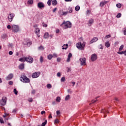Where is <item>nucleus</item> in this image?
I'll return each mask as SVG.
<instances>
[{
  "label": "nucleus",
  "mask_w": 126,
  "mask_h": 126,
  "mask_svg": "<svg viewBox=\"0 0 126 126\" xmlns=\"http://www.w3.org/2000/svg\"><path fill=\"white\" fill-rule=\"evenodd\" d=\"M24 45H27L28 47H30L31 45H32V41H30V40L28 39H25L24 41L23 42Z\"/></svg>",
  "instance_id": "6e6552de"
},
{
  "label": "nucleus",
  "mask_w": 126,
  "mask_h": 126,
  "mask_svg": "<svg viewBox=\"0 0 126 126\" xmlns=\"http://www.w3.org/2000/svg\"><path fill=\"white\" fill-rule=\"evenodd\" d=\"M107 1H106L100 2L99 5L100 6H101V7L104 6V5H105L106 3H107Z\"/></svg>",
  "instance_id": "6ab92c4d"
},
{
  "label": "nucleus",
  "mask_w": 126,
  "mask_h": 126,
  "mask_svg": "<svg viewBox=\"0 0 126 126\" xmlns=\"http://www.w3.org/2000/svg\"><path fill=\"white\" fill-rule=\"evenodd\" d=\"M6 80H11L13 78V74L10 73L7 77H6Z\"/></svg>",
  "instance_id": "ddd939ff"
},
{
  "label": "nucleus",
  "mask_w": 126,
  "mask_h": 126,
  "mask_svg": "<svg viewBox=\"0 0 126 126\" xmlns=\"http://www.w3.org/2000/svg\"><path fill=\"white\" fill-rule=\"evenodd\" d=\"M116 6L118 8H121V7H122V4L121 3H118L116 4Z\"/></svg>",
  "instance_id": "c9c22d12"
},
{
  "label": "nucleus",
  "mask_w": 126,
  "mask_h": 126,
  "mask_svg": "<svg viewBox=\"0 0 126 126\" xmlns=\"http://www.w3.org/2000/svg\"><path fill=\"white\" fill-rule=\"evenodd\" d=\"M98 38L97 37L93 38L90 42V44H93V43H95V42H97Z\"/></svg>",
  "instance_id": "2eb2a0df"
},
{
  "label": "nucleus",
  "mask_w": 126,
  "mask_h": 126,
  "mask_svg": "<svg viewBox=\"0 0 126 126\" xmlns=\"http://www.w3.org/2000/svg\"><path fill=\"white\" fill-rule=\"evenodd\" d=\"M7 29H11V26H10V25H8V26H7Z\"/></svg>",
  "instance_id": "0e129e2a"
},
{
  "label": "nucleus",
  "mask_w": 126,
  "mask_h": 126,
  "mask_svg": "<svg viewBox=\"0 0 126 126\" xmlns=\"http://www.w3.org/2000/svg\"><path fill=\"white\" fill-rule=\"evenodd\" d=\"M68 10H69V13H71L72 12V8L69 7Z\"/></svg>",
  "instance_id": "49530a36"
},
{
  "label": "nucleus",
  "mask_w": 126,
  "mask_h": 126,
  "mask_svg": "<svg viewBox=\"0 0 126 126\" xmlns=\"http://www.w3.org/2000/svg\"><path fill=\"white\" fill-rule=\"evenodd\" d=\"M122 16V14L121 13H119L117 16L116 17L117 18H120Z\"/></svg>",
  "instance_id": "e433bc0d"
},
{
  "label": "nucleus",
  "mask_w": 126,
  "mask_h": 126,
  "mask_svg": "<svg viewBox=\"0 0 126 126\" xmlns=\"http://www.w3.org/2000/svg\"><path fill=\"white\" fill-rule=\"evenodd\" d=\"M123 49H124V45H122L119 48V52H121V51H123Z\"/></svg>",
  "instance_id": "72a5a7b5"
},
{
  "label": "nucleus",
  "mask_w": 126,
  "mask_h": 126,
  "mask_svg": "<svg viewBox=\"0 0 126 126\" xmlns=\"http://www.w3.org/2000/svg\"><path fill=\"white\" fill-rule=\"evenodd\" d=\"M101 113H102V114H104V118H106V114H107V113H108V111L106 110V109H102L101 111Z\"/></svg>",
  "instance_id": "aec40b11"
},
{
  "label": "nucleus",
  "mask_w": 126,
  "mask_h": 126,
  "mask_svg": "<svg viewBox=\"0 0 126 126\" xmlns=\"http://www.w3.org/2000/svg\"><path fill=\"white\" fill-rule=\"evenodd\" d=\"M53 56V58H58V54L57 53H54Z\"/></svg>",
  "instance_id": "a18cd8bd"
},
{
  "label": "nucleus",
  "mask_w": 126,
  "mask_h": 126,
  "mask_svg": "<svg viewBox=\"0 0 126 126\" xmlns=\"http://www.w3.org/2000/svg\"><path fill=\"white\" fill-rule=\"evenodd\" d=\"M19 62H21V63H24V62H26V57L22 58L19 59Z\"/></svg>",
  "instance_id": "f3484780"
},
{
  "label": "nucleus",
  "mask_w": 126,
  "mask_h": 126,
  "mask_svg": "<svg viewBox=\"0 0 126 126\" xmlns=\"http://www.w3.org/2000/svg\"><path fill=\"white\" fill-rule=\"evenodd\" d=\"M52 4L53 5H57L58 2H57V0H51Z\"/></svg>",
  "instance_id": "412c9836"
},
{
  "label": "nucleus",
  "mask_w": 126,
  "mask_h": 126,
  "mask_svg": "<svg viewBox=\"0 0 126 126\" xmlns=\"http://www.w3.org/2000/svg\"><path fill=\"white\" fill-rule=\"evenodd\" d=\"M43 27H48V25L43 23L42 24Z\"/></svg>",
  "instance_id": "bf43d9fd"
},
{
  "label": "nucleus",
  "mask_w": 126,
  "mask_h": 126,
  "mask_svg": "<svg viewBox=\"0 0 126 126\" xmlns=\"http://www.w3.org/2000/svg\"><path fill=\"white\" fill-rule=\"evenodd\" d=\"M47 125V120H45L44 122L42 123L41 126H45Z\"/></svg>",
  "instance_id": "4c0bfd02"
},
{
  "label": "nucleus",
  "mask_w": 126,
  "mask_h": 126,
  "mask_svg": "<svg viewBox=\"0 0 126 126\" xmlns=\"http://www.w3.org/2000/svg\"><path fill=\"white\" fill-rule=\"evenodd\" d=\"M6 37V34H4L3 35L1 36V38H3V39H4Z\"/></svg>",
  "instance_id": "052dcab7"
},
{
  "label": "nucleus",
  "mask_w": 126,
  "mask_h": 126,
  "mask_svg": "<svg viewBox=\"0 0 126 126\" xmlns=\"http://www.w3.org/2000/svg\"><path fill=\"white\" fill-rule=\"evenodd\" d=\"M69 97H70V96H69V94L65 96V101H67V100H68V99H69Z\"/></svg>",
  "instance_id": "58836bf2"
},
{
  "label": "nucleus",
  "mask_w": 126,
  "mask_h": 126,
  "mask_svg": "<svg viewBox=\"0 0 126 126\" xmlns=\"http://www.w3.org/2000/svg\"><path fill=\"white\" fill-rule=\"evenodd\" d=\"M91 60L92 62H95L97 60V54H93L91 56Z\"/></svg>",
  "instance_id": "f8f14e48"
},
{
  "label": "nucleus",
  "mask_w": 126,
  "mask_h": 126,
  "mask_svg": "<svg viewBox=\"0 0 126 126\" xmlns=\"http://www.w3.org/2000/svg\"><path fill=\"white\" fill-rule=\"evenodd\" d=\"M56 114L58 116H59V115H60L61 114V112H60V111H57L56 112Z\"/></svg>",
  "instance_id": "e2e57ef3"
},
{
  "label": "nucleus",
  "mask_w": 126,
  "mask_h": 126,
  "mask_svg": "<svg viewBox=\"0 0 126 126\" xmlns=\"http://www.w3.org/2000/svg\"><path fill=\"white\" fill-rule=\"evenodd\" d=\"M35 93H36V91L35 90H32V94L33 95H34Z\"/></svg>",
  "instance_id": "8fccbe9b"
},
{
  "label": "nucleus",
  "mask_w": 126,
  "mask_h": 126,
  "mask_svg": "<svg viewBox=\"0 0 126 126\" xmlns=\"http://www.w3.org/2000/svg\"><path fill=\"white\" fill-rule=\"evenodd\" d=\"M93 23H94V19H90L88 23H87V25H88V26H92V24H93Z\"/></svg>",
  "instance_id": "4468645a"
},
{
  "label": "nucleus",
  "mask_w": 126,
  "mask_h": 126,
  "mask_svg": "<svg viewBox=\"0 0 126 126\" xmlns=\"http://www.w3.org/2000/svg\"><path fill=\"white\" fill-rule=\"evenodd\" d=\"M124 35H126V29L124 30Z\"/></svg>",
  "instance_id": "774afa93"
},
{
  "label": "nucleus",
  "mask_w": 126,
  "mask_h": 126,
  "mask_svg": "<svg viewBox=\"0 0 126 126\" xmlns=\"http://www.w3.org/2000/svg\"><path fill=\"white\" fill-rule=\"evenodd\" d=\"M11 29L14 33H17V32H19V27L18 25H12Z\"/></svg>",
  "instance_id": "20e7f679"
},
{
  "label": "nucleus",
  "mask_w": 126,
  "mask_h": 126,
  "mask_svg": "<svg viewBox=\"0 0 126 126\" xmlns=\"http://www.w3.org/2000/svg\"><path fill=\"white\" fill-rule=\"evenodd\" d=\"M46 87L48 89H51V88H52V85H51V84H48Z\"/></svg>",
  "instance_id": "c756f323"
},
{
  "label": "nucleus",
  "mask_w": 126,
  "mask_h": 126,
  "mask_svg": "<svg viewBox=\"0 0 126 126\" xmlns=\"http://www.w3.org/2000/svg\"><path fill=\"white\" fill-rule=\"evenodd\" d=\"M71 57H72V54L70 53H69L66 60L67 63H69L70 62V58H71Z\"/></svg>",
  "instance_id": "dca6fc26"
},
{
  "label": "nucleus",
  "mask_w": 126,
  "mask_h": 126,
  "mask_svg": "<svg viewBox=\"0 0 126 126\" xmlns=\"http://www.w3.org/2000/svg\"><path fill=\"white\" fill-rule=\"evenodd\" d=\"M13 92L14 93V94H15V95H17L18 92L17 91V90H16V89H14Z\"/></svg>",
  "instance_id": "ea45409f"
},
{
  "label": "nucleus",
  "mask_w": 126,
  "mask_h": 126,
  "mask_svg": "<svg viewBox=\"0 0 126 126\" xmlns=\"http://www.w3.org/2000/svg\"><path fill=\"white\" fill-rule=\"evenodd\" d=\"M13 54V52L12 51H9V55H11Z\"/></svg>",
  "instance_id": "338daca9"
},
{
  "label": "nucleus",
  "mask_w": 126,
  "mask_h": 126,
  "mask_svg": "<svg viewBox=\"0 0 126 126\" xmlns=\"http://www.w3.org/2000/svg\"><path fill=\"white\" fill-rule=\"evenodd\" d=\"M57 76H58V77H60V76H61V73L58 72L57 73Z\"/></svg>",
  "instance_id": "69168bd1"
},
{
  "label": "nucleus",
  "mask_w": 126,
  "mask_h": 126,
  "mask_svg": "<svg viewBox=\"0 0 126 126\" xmlns=\"http://www.w3.org/2000/svg\"><path fill=\"white\" fill-rule=\"evenodd\" d=\"M39 61H40V63H43V62L44 61V58H43L42 56H40Z\"/></svg>",
  "instance_id": "f704fd0d"
},
{
  "label": "nucleus",
  "mask_w": 126,
  "mask_h": 126,
  "mask_svg": "<svg viewBox=\"0 0 126 126\" xmlns=\"http://www.w3.org/2000/svg\"><path fill=\"white\" fill-rule=\"evenodd\" d=\"M6 101H7V97L4 96L2 97V99L0 100V105H1V106H5Z\"/></svg>",
  "instance_id": "39448f33"
},
{
  "label": "nucleus",
  "mask_w": 126,
  "mask_h": 126,
  "mask_svg": "<svg viewBox=\"0 0 126 126\" xmlns=\"http://www.w3.org/2000/svg\"><path fill=\"white\" fill-rule=\"evenodd\" d=\"M14 16H15V14H14V13H11L9 14L8 16V18L9 22H12V20H13Z\"/></svg>",
  "instance_id": "0eeeda50"
},
{
  "label": "nucleus",
  "mask_w": 126,
  "mask_h": 126,
  "mask_svg": "<svg viewBox=\"0 0 126 126\" xmlns=\"http://www.w3.org/2000/svg\"><path fill=\"white\" fill-rule=\"evenodd\" d=\"M56 101V102H58L59 103H60V102H61V97L60 96L57 97Z\"/></svg>",
  "instance_id": "cd10ccee"
},
{
  "label": "nucleus",
  "mask_w": 126,
  "mask_h": 126,
  "mask_svg": "<svg viewBox=\"0 0 126 126\" xmlns=\"http://www.w3.org/2000/svg\"><path fill=\"white\" fill-rule=\"evenodd\" d=\"M61 27L63 28V29H67L68 28H71V23L67 21L65 22V21L60 25Z\"/></svg>",
  "instance_id": "f257e3e1"
},
{
  "label": "nucleus",
  "mask_w": 126,
  "mask_h": 126,
  "mask_svg": "<svg viewBox=\"0 0 126 126\" xmlns=\"http://www.w3.org/2000/svg\"><path fill=\"white\" fill-rule=\"evenodd\" d=\"M67 13H68V11H66V12L63 11V13H62V15H63L64 16H65V15H67Z\"/></svg>",
  "instance_id": "473e14b6"
},
{
  "label": "nucleus",
  "mask_w": 126,
  "mask_h": 126,
  "mask_svg": "<svg viewBox=\"0 0 126 126\" xmlns=\"http://www.w3.org/2000/svg\"><path fill=\"white\" fill-rule=\"evenodd\" d=\"M34 32L36 34H38V33H40V29H39V28H35V29L34 30Z\"/></svg>",
  "instance_id": "b1692460"
},
{
  "label": "nucleus",
  "mask_w": 126,
  "mask_h": 126,
  "mask_svg": "<svg viewBox=\"0 0 126 126\" xmlns=\"http://www.w3.org/2000/svg\"><path fill=\"white\" fill-rule=\"evenodd\" d=\"M81 65H86V58L83 57L79 59Z\"/></svg>",
  "instance_id": "423d86ee"
},
{
  "label": "nucleus",
  "mask_w": 126,
  "mask_h": 126,
  "mask_svg": "<svg viewBox=\"0 0 126 126\" xmlns=\"http://www.w3.org/2000/svg\"><path fill=\"white\" fill-rule=\"evenodd\" d=\"M28 4H33V0H28Z\"/></svg>",
  "instance_id": "2f4dec72"
},
{
  "label": "nucleus",
  "mask_w": 126,
  "mask_h": 126,
  "mask_svg": "<svg viewBox=\"0 0 126 126\" xmlns=\"http://www.w3.org/2000/svg\"><path fill=\"white\" fill-rule=\"evenodd\" d=\"M35 17H36L37 19H40V18H41V17H40V14H36Z\"/></svg>",
  "instance_id": "de8ad7c7"
},
{
  "label": "nucleus",
  "mask_w": 126,
  "mask_h": 126,
  "mask_svg": "<svg viewBox=\"0 0 126 126\" xmlns=\"http://www.w3.org/2000/svg\"><path fill=\"white\" fill-rule=\"evenodd\" d=\"M20 80L23 82L24 83H30V79L28 78L26 75L24 74H22L21 75V77L20 78Z\"/></svg>",
  "instance_id": "f03ea898"
},
{
  "label": "nucleus",
  "mask_w": 126,
  "mask_h": 126,
  "mask_svg": "<svg viewBox=\"0 0 126 126\" xmlns=\"http://www.w3.org/2000/svg\"><path fill=\"white\" fill-rule=\"evenodd\" d=\"M75 9L76 11H78L79 9H80V7L79 6V5H77L75 7Z\"/></svg>",
  "instance_id": "c85d7f7f"
},
{
  "label": "nucleus",
  "mask_w": 126,
  "mask_h": 126,
  "mask_svg": "<svg viewBox=\"0 0 126 126\" xmlns=\"http://www.w3.org/2000/svg\"><path fill=\"white\" fill-rule=\"evenodd\" d=\"M99 96H97V97H96L95 98L94 100H92V103H95V102H97V101H98V100H97V99H98V98H99Z\"/></svg>",
  "instance_id": "7c9ffc66"
},
{
  "label": "nucleus",
  "mask_w": 126,
  "mask_h": 126,
  "mask_svg": "<svg viewBox=\"0 0 126 126\" xmlns=\"http://www.w3.org/2000/svg\"><path fill=\"white\" fill-rule=\"evenodd\" d=\"M0 124L4 123V121H3V119L2 118L0 119Z\"/></svg>",
  "instance_id": "09e8293b"
},
{
  "label": "nucleus",
  "mask_w": 126,
  "mask_h": 126,
  "mask_svg": "<svg viewBox=\"0 0 126 126\" xmlns=\"http://www.w3.org/2000/svg\"><path fill=\"white\" fill-rule=\"evenodd\" d=\"M28 101H29V102H33V98H29L28 99Z\"/></svg>",
  "instance_id": "603ef678"
},
{
  "label": "nucleus",
  "mask_w": 126,
  "mask_h": 126,
  "mask_svg": "<svg viewBox=\"0 0 126 126\" xmlns=\"http://www.w3.org/2000/svg\"><path fill=\"white\" fill-rule=\"evenodd\" d=\"M99 49H100L101 50H103V45L102 44L99 45Z\"/></svg>",
  "instance_id": "13d9d810"
},
{
  "label": "nucleus",
  "mask_w": 126,
  "mask_h": 126,
  "mask_svg": "<svg viewBox=\"0 0 126 126\" xmlns=\"http://www.w3.org/2000/svg\"><path fill=\"white\" fill-rule=\"evenodd\" d=\"M109 38H111V34H108L105 36V39H109Z\"/></svg>",
  "instance_id": "c03bdc74"
},
{
  "label": "nucleus",
  "mask_w": 126,
  "mask_h": 126,
  "mask_svg": "<svg viewBox=\"0 0 126 126\" xmlns=\"http://www.w3.org/2000/svg\"><path fill=\"white\" fill-rule=\"evenodd\" d=\"M61 61H62V59L61 58H57V61L58 62V63H61Z\"/></svg>",
  "instance_id": "79ce46f5"
},
{
  "label": "nucleus",
  "mask_w": 126,
  "mask_h": 126,
  "mask_svg": "<svg viewBox=\"0 0 126 126\" xmlns=\"http://www.w3.org/2000/svg\"><path fill=\"white\" fill-rule=\"evenodd\" d=\"M38 50H44V47L40 46L39 47H38Z\"/></svg>",
  "instance_id": "3c124183"
},
{
  "label": "nucleus",
  "mask_w": 126,
  "mask_h": 126,
  "mask_svg": "<svg viewBox=\"0 0 126 126\" xmlns=\"http://www.w3.org/2000/svg\"><path fill=\"white\" fill-rule=\"evenodd\" d=\"M37 7L40 8V9H42V8L45 7V4L42 2H39L37 3Z\"/></svg>",
  "instance_id": "9b49d317"
},
{
  "label": "nucleus",
  "mask_w": 126,
  "mask_h": 126,
  "mask_svg": "<svg viewBox=\"0 0 126 126\" xmlns=\"http://www.w3.org/2000/svg\"><path fill=\"white\" fill-rule=\"evenodd\" d=\"M85 45H86V42L83 41L82 43L81 42H78L76 44V47L78 49V50H84V48H85Z\"/></svg>",
  "instance_id": "7ed1b4c3"
},
{
  "label": "nucleus",
  "mask_w": 126,
  "mask_h": 126,
  "mask_svg": "<svg viewBox=\"0 0 126 126\" xmlns=\"http://www.w3.org/2000/svg\"><path fill=\"white\" fill-rule=\"evenodd\" d=\"M105 46L106 48H109L111 46V44L109 41H107L105 43Z\"/></svg>",
  "instance_id": "a211bd4d"
},
{
  "label": "nucleus",
  "mask_w": 126,
  "mask_h": 126,
  "mask_svg": "<svg viewBox=\"0 0 126 126\" xmlns=\"http://www.w3.org/2000/svg\"><path fill=\"white\" fill-rule=\"evenodd\" d=\"M44 38L45 39H48V38H49V33L45 32L44 35Z\"/></svg>",
  "instance_id": "5701e85b"
},
{
  "label": "nucleus",
  "mask_w": 126,
  "mask_h": 126,
  "mask_svg": "<svg viewBox=\"0 0 126 126\" xmlns=\"http://www.w3.org/2000/svg\"><path fill=\"white\" fill-rule=\"evenodd\" d=\"M86 12H87V14H90V13H91V11L89 10H87Z\"/></svg>",
  "instance_id": "864d4df0"
},
{
  "label": "nucleus",
  "mask_w": 126,
  "mask_h": 126,
  "mask_svg": "<svg viewBox=\"0 0 126 126\" xmlns=\"http://www.w3.org/2000/svg\"><path fill=\"white\" fill-rule=\"evenodd\" d=\"M26 62L29 63H32L34 62V59L31 57H26Z\"/></svg>",
  "instance_id": "1a4fd4ad"
},
{
  "label": "nucleus",
  "mask_w": 126,
  "mask_h": 126,
  "mask_svg": "<svg viewBox=\"0 0 126 126\" xmlns=\"http://www.w3.org/2000/svg\"><path fill=\"white\" fill-rule=\"evenodd\" d=\"M51 0H48V1H47L48 5H49V6H51Z\"/></svg>",
  "instance_id": "37998d69"
},
{
  "label": "nucleus",
  "mask_w": 126,
  "mask_h": 126,
  "mask_svg": "<svg viewBox=\"0 0 126 126\" xmlns=\"http://www.w3.org/2000/svg\"><path fill=\"white\" fill-rule=\"evenodd\" d=\"M19 68L20 69H23L24 68V63H21L19 66Z\"/></svg>",
  "instance_id": "4be33fe9"
},
{
  "label": "nucleus",
  "mask_w": 126,
  "mask_h": 126,
  "mask_svg": "<svg viewBox=\"0 0 126 126\" xmlns=\"http://www.w3.org/2000/svg\"><path fill=\"white\" fill-rule=\"evenodd\" d=\"M61 82H64V81H65V78L64 77H63L62 78H61Z\"/></svg>",
  "instance_id": "a19ab883"
},
{
  "label": "nucleus",
  "mask_w": 126,
  "mask_h": 126,
  "mask_svg": "<svg viewBox=\"0 0 126 126\" xmlns=\"http://www.w3.org/2000/svg\"><path fill=\"white\" fill-rule=\"evenodd\" d=\"M63 10H60L58 11V14H59V15H60V16H62L63 15Z\"/></svg>",
  "instance_id": "bb28decb"
},
{
  "label": "nucleus",
  "mask_w": 126,
  "mask_h": 126,
  "mask_svg": "<svg viewBox=\"0 0 126 126\" xmlns=\"http://www.w3.org/2000/svg\"><path fill=\"white\" fill-rule=\"evenodd\" d=\"M8 84L9 85H12V84H13V82L12 81H10L9 82Z\"/></svg>",
  "instance_id": "6e6d98bb"
},
{
  "label": "nucleus",
  "mask_w": 126,
  "mask_h": 126,
  "mask_svg": "<svg viewBox=\"0 0 126 126\" xmlns=\"http://www.w3.org/2000/svg\"><path fill=\"white\" fill-rule=\"evenodd\" d=\"M57 9H58V8L57 7L55 8L53 10V12H56V11H57Z\"/></svg>",
  "instance_id": "680f3d73"
},
{
  "label": "nucleus",
  "mask_w": 126,
  "mask_h": 126,
  "mask_svg": "<svg viewBox=\"0 0 126 126\" xmlns=\"http://www.w3.org/2000/svg\"><path fill=\"white\" fill-rule=\"evenodd\" d=\"M47 59L48 60H49V61H51V60L53 59V55L49 54V55H48Z\"/></svg>",
  "instance_id": "393cba45"
},
{
  "label": "nucleus",
  "mask_w": 126,
  "mask_h": 126,
  "mask_svg": "<svg viewBox=\"0 0 126 126\" xmlns=\"http://www.w3.org/2000/svg\"><path fill=\"white\" fill-rule=\"evenodd\" d=\"M40 74H41L40 72H34L32 74V78H37L40 76Z\"/></svg>",
  "instance_id": "9d476101"
},
{
  "label": "nucleus",
  "mask_w": 126,
  "mask_h": 126,
  "mask_svg": "<svg viewBox=\"0 0 126 126\" xmlns=\"http://www.w3.org/2000/svg\"><path fill=\"white\" fill-rule=\"evenodd\" d=\"M67 92L68 93H69V94H71V93H72V91H71L70 89L67 90Z\"/></svg>",
  "instance_id": "5fc2aeb1"
},
{
  "label": "nucleus",
  "mask_w": 126,
  "mask_h": 126,
  "mask_svg": "<svg viewBox=\"0 0 126 126\" xmlns=\"http://www.w3.org/2000/svg\"><path fill=\"white\" fill-rule=\"evenodd\" d=\"M68 46V44H66L65 45H63V50H66L67 49V47Z\"/></svg>",
  "instance_id": "a878e982"
},
{
  "label": "nucleus",
  "mask_w": 126,
  "mask_h": 126,
  "mask_svg": "<svg viewBox=\"0 0 126 126\" xmlns=\"http://www.w3.org/2000/svg\"><path fill=\"white\" fill-rule=\"evenodd\" d=\"M59 122H60V121H59V119H56L55 121V124H59Z\"/></svg>",
  "instance_id": "4d7b16f0"
}]
</instances>
